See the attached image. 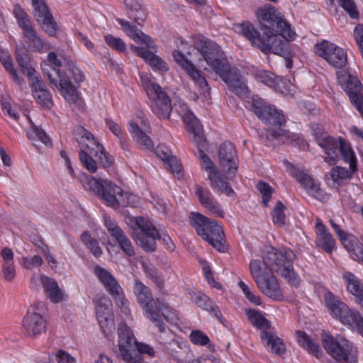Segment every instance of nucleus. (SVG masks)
<instances>
[{
  "instance_id": "f257e3e1",
  "label": "nucleus",
  "mask_w": 363,
  "mask_h": 363,
  "mask_svg": "<svg viewBox=\"0 0 363 363\" xmlns=\"http://www.w3.org/2000/svg\"><path fill=\"white\" fill-rule=\"evenodd\" d=\"M260 18L270 24L262 25V33H258L249 22L236 26L235 31L242 33L252 45L264 53L273 52L279 55L286 54L289 42L295 40L296 32L291 29L281 13L273 6L262 9Z\"/></svg>"
},
{
  "instance_id": "f03ea898",
  "label": "nucleus",
  "mask_w": 363,
  "mask_h": 363,
  "mask_svg": "<svg viewBox=\"0 0 363 363\" xmlns=\"http://www.w3.org/2000/svg\"><path fill=\"white\" fill-rule=\"evenodd\" d=\"M295 258L294 252L289 248L277 250L267 246L262 250L261 257L251 259L249 266L250 274L256 282L277 273L284 277L290 284L297 286L301 278L294 269L292 262Z\"/></svg>"
},
{
  "instance_id": "7ed1b4c3",
  "label": "nucleus",
  "mask_w": 363,
  "mask_h": 363,
  "mask_svg": "<svg viewBox=\"0 0 363 363\" xmlns=\"http://www.w3.org/2000/svg\"><path fill=\"white\" fill-rule=\"evenodd\" d=\"M192 43L210 69L240 97H246L248 88L236 68H232L220 47L203 35H194Z\"/></svg>"
},
{
  "instance_id": "20e7f679",
  "label": "nucleus",
  "mask_w": 363,
  "mask_h": 363,
  "mask_svg": "<svg viewBox=\"0 0 363 363\" xmlns=\"http://www.w3.org/2000/svg\"><path fill=\"white\" fill-rule=\"evenodd\" d=\"M176 110L182 117L186 130L192 135V140L199 149V157L202 162V167L208 173V179L211 182L212 189L216 192L223 193L228 196H232L234 195L235 191L221 174L216 171L213 162L201 150V147L205 146L206 139L200 121L192 111L189 109L184 102L179 101L178 105H176Z\"/></svg>"
},
{
  "instance_id": "39448f33",
  "label": "nucleus",
  "mask_w": 363,
  "mask_h": 363,
  "mask_svg": "<svg viewBox=\"0 0 363 363\" xmlns=\"http://www.w3.org/2000/svg\"><path fill=\"white\" fill-rule=\"evenodd\" d=\"M133 293L145 315L155 325L159 331L164 333L167 329L164 320L172 324L179 320L177 311L163 300L153 298L150 288L141 281H135Z\"/></svg>"
},
{
  "instance_id": "423d86ee",
  "label": "nucleus",
  "mask_w": 363,
  "mask_h": 363,
  "mask_svg": "<svg viewBox=\"0 0 363 363\" xmlns=\"http://www.w3.org/2000/svg\"><path fill=\"white\" fill-rule=\"evenodd\" d=\"M253 109L258 118L265 123L277 127V129L269 130L267 133V140L273 141L272 145L289 142L292 145L302 149L307 146L302 137L281 128L285 123L286 119L274 107L266 104L262 99L256 97L253 99Z\"/></svg>"
},
{
  "instance_id": "0eeeda50",
  "label": "nucleus",
  "mask_w": 363,
  "mask_h": 363,
  "mask_svg": "<svg viewBox=\"0 0 363 363\" xmlns=\"http://www.w3.org/2000/svg\"><path fill=\"white\" fill-rule=\"evenodd\" d=\"M80 181L85 189L99 196L105 204L113 208L136 206L139 203V198L136 195L123 191L119 186L109 180L97 179L82 173Z\"/></svg>"
},
{
  "instance_id": "6e6552de",
  "label": "nucleus",
  "mask_w": 363,
  "mask_h": 363,
  "mask_svg": "<svg viewBox=\"0 0 363 363\" xmlns=\"http://www.w3.org/2000/svg\"><path fill=\"white\" fill-rule=\"evenodd\" d=\"M126 223L132 231L133 239L146 252L156 250V240L161 239L163 244L169 250L174 248L171 238L166 234L160 235L153 223L142 216L129 217Z\"/></svg>"
},
{
  "instance_id": "1a4fd4ad",
  "label": "nucleus",
  "mask_w": 363,
  "mask_h": 363,
  "mask_svg": "<svg viewBox=\"0 0 363 363\" xmlns=\"http://www.w3.org/2000/svg\"><path fill=\"white\" fill-rule=\"evenodd\" d=\"M117 21L127 35L135 43L141 45L140 46L131 45L130 49L143 58L155 71L161 74L167 72L169 69L167 63L155 54L157 50L153 40L128 21L121 18H118Z\"/></svg>"
},
{
  "instance_id": "9d476101",
  "label": "nucleus",
  "mask_w": 363,
  "mask_h": 363,
  "mask_svg": "<svg viewBox=\"0 0 363 363\" xmlns=\"http://www.w3.org/2000/svg\"><path fill=\"white\" fill-rule=\"evenodd\" d=\"M118 347L120 355L125 363H143L142 354L153 357L154 349L149 345L138 342L132 330L125 323L118 326Z\"/></svg>"
},
{
  "instance_id": "9b49d317",
  "label": "nucleus",
  "mask_w": 363,
  "mask_h": 363,
  "mask_svg": "<svg viewBox=\"0 0 363 363\" xmlns=\"http://www.w3.org/2000/svg\"><path fill=\"white\" fill-rule=\"evenodd\" d=\"M79 143L82 147L79 153L83 166L90 172H95L97 165L108 167L111 164V160L104 152V147L88 130L82 128Z\"/></svg>"
},
{
  "instance_id": "f8f14e48",
  "label": "nucleus",
  "mask_w": 363,
  "mask_h": 363,
  "mask_svg": "<svg viewBox=\"0 0 363 363\" xmlns=\"http://www.w3.org/2000/svg\"><path fill=\"white\" fill-rule=\"evenodd\" d=\"M189 219L197 233L213 247L221 252L227 250L223 228L217 221L199 213H191Z\"/></svg>"
},
{
  "instance_id": "ddd939ff",
  "label": "nucleus",
  "mask_w": 363,
  "mask_h": 363,
  "mask_svg": "<svg viewBox=\"0 0 363 363\" xmlns=\"http://www.w3.org/2000/svg\"><path fill=\"white\" fill-rule=\"evenodd\" d=\"M48 60L52 67L50 71L43 69L44 74L48 78L50 84L59 89L66 101L70 104L75 103L78 98L77 89L68 78L65 68L60 69L62 67L61 61L53 52L48 54Z\"/></svg>"
},
{
  "instance_id": "4468645a",
  "label": "nucleus",
  "mask_w": 363,
  "mask_h": 363,
  "mask_svg": "<svg viewBox=\"0 0 363 363\" xmlns=\"http://www.w3.org/2000/svg\"><path fill=\"white\" fill-rule=\"evenodd\" d=\"M48 60L52 67L50 71L43 69L44 74L48 78L50 84L59 89L66 101L70 104L75 103L78 98L77 89L68 78L65 68L60 69L62 67L61 61L53 52L48 54Z\"/></svg>"
},
{
  "instance_id": "2eb2a0df",
  "label": "nucleus",
  "mask_w": 363,
  "mask_h": 363,
  "mask_svg": "<svg viewBox=\"0 0 363 363\" xmlns=\"http://www.w3.org/2000/svg\"><path fill=\"white\" fill-rule=\"evenodd\" d=\"M324 302L331 315L363 337V318L357 311L350 309L330 291L325 293Z\"/></svg>"
},
{
  "instance_id": "dca6fc26",
  "label": "nucleus",
  "mask_w": 363,
  "mask_h": 363,
  "mask_svg": "<svg viewBox=\"0 0 363 363\" xmlns=\"http://www.w3.org/2000/svg\"><path fill=\"white\" fill-rule=\"evenodd\" d=\"M322 345L325 350L336 361L345 363H358L357 349L352 342L341 335L334 337L323 332Z\"/></svg>"
},
{
  "instance_id": "f3484780",
  "label": "nucleus",
  "mask_w": 363,
  "mask_h": 363,
  "mask_svg": "<svg viewBox=\"0 0 363 363\" xmlns=\"http://www.w3.org/2000/svg\"><path fill=\"white\" fill-rule=\"evenodd\" d=\"M140 78L142 86L146 91L152 111L159 117L168 118L172 111L169 96L162 91L161 86L153 82L150 74L140 73Z\"/></svg>"
},
{
  "instance_id": "a211bd4d",
  "label": "nucleus",
  "mask_w": 363,
  "mask_h": 363,
  "mask_svg": "<svg viewBox=\"0 0 363 363\" xmlns=\"http://www.w3.org/2000/svg\"><path fill=\"white\" fill-rule=\"evenodd\" d=\"M23 328L30 337H38L46 330L45 306L39 301L30 305L23 320Z\"/></svg>"
},
{
  "instance_id": "6ab92c4d",
  "label": "nucleus",
  "mask_w": 363,
  "mask_h": 363,
  "mask_svg": "<svg viewBox=\"0 0 363 363\" xmlns=\"http://www.w3.org/2000/svg\"><path fill=\"white\" fill-rule=\"evenodd\" d=\"M94 272L105 289L113 296L118 307L125 314L130 313L128 302L125 298L123 290L115 277L106 269L96 267Z\"/></svg>"
},
{
  "instance_id": "aec40b11",
  "label": "nucleus",
  "mask_w": 363,
  "mask_h": 363,
  "mask_svg": "<svg viewBox=\"0 0 363 363\" xmlns=\"http://www.w3.org/2000/svg\"><path fill=\"white\" fill-rule=\"evenodd\" d=\"M286 171L294 177L308 192V194L320 201L328 198L327 194L320 188V183L307 174L303 170L296 168L286 160H283Z\"/></svg>"
},
{
  "instance_id": "412c9836",
  "label": "nucleus",
  "mask_w": 363,
  "mask_h": 363,
  "mask_svg": "<svg viewBox=\"0 0 363 363\" xmlns=\"http://www.w3.org/2000/svg\"><path fill=\"white\" fill-rule=\"evenodd\" d=\"M315 52L335 68H342L347 62L345 50L328 40L317 43L315 46Z\"/></svg>"
},
{
  "instance_id": "4be33fe9",
  "label": "nucleus",
  "mask_w": 363,
  "mask_h": 363,
  "mask_svg": "<svg viewBox=\"0 0 363 363\" xmlns=\"http://www.w3.org/2000/svg\"><path fill=\"white\" fill-rule=\"evenodd\" d=\"M172 55L177 63L194 81L195 85L199 89L200 94L203 95L206 99H209L210 87L208 84L206 79L201 74V72L196 68L194 65L179 50H174Z\"/></svg>"
},
{
  "instance_id": "5701e85b",
  "label": "nucleus",
  "mask_w": 363,
  "mask_h": 363,
  "mask_svg": "<svg viewBox=\"0 0 363 363\" xmlns=\"http://www.w3.org/2000/svg\"><path fill=\"white\" fill-rule=\"evenodd\" d=\"M96 313L99 324L105 336L109 338L115 329L112 303L110 298L102 295L96 299Z\"/></svg>"
},
{
  "instance_id": "b1692460",
  "label": "nucleus",
  "mask_w": 363,
  "mask_h": 363,
  "mask_svg": "<svg viewBox=\"0 0 363 363\" xmlns=\"http://www.w3.org/2000/svg\"><path fill=\"white\" fill-rule=\"evenodd\" d=\"M256 79L264 85L280 92L286 96L294 95L296 92V87L290 80L289 84L282 78L275 76L273 73L265 70H257L255 73Z\"/></svg>"
},
{
  "instance_id": "393cba45",
  "label": "nucleus",
  "mask_w": 363,
  "mask_h": 363,
  "mask_svg": "<svg viewBox=\"0 0 363 363\" xmlns=\"http://www.w3.org/2000/svg\"><path fill=\"white\" fill-rule=\"evenodd\" d=\"M29 84L32 89L33 96L36 102L43 107L50 109L52 106V96L47 90L40 77L35 69L28 70Z\"/></svg>"
},
{
  "instance_id": "a878e982",
  "label": "nucleus",
  "mask_w": 363,
  "mask_h": 363,
  "mask_svg": "<svg viewBox=\"0 0 363 363\" xmlns=\"http://www.w3.org/2000/svg\"><path fill=\"white\" fill-rule=\"evenodd\" d=\"M219 163L222 171L228 174L229 179L235 176L238 170V157L232 143L225 142L220 145Z\"/></svg>"
},
{
  "instance_id": "bb28decb",
  "label": "nucleus",
  "mask_w": 363,
  "mask_h": 363,
  "mask_svg": "<svg viewBox=\"0 0 363 363\" xmlns=\"http://www.w3.org/2000/svg\"><path fill=\"white\" fill-rule=\"evenodd\" d=\"M36 20L42 24V28L50 35L55 34L56 24L49 12L44 0H33L31 2Z\"/></svg>"
},
{
  "instance_id": "cd10ccee",
  "label": "nucleus",
  "mask_w": 363,
  "mask_h": 363,
  "mask_svg": "<svg viewBox=\"0 0 363 363\" xmlns=\"http://www.w3.org/2000/svg\"><path fill=\"white\" fill-rule=\"evenodd\" d=\"M150 126L146 118H140V125L138 122L131 121L129 125V131L133 139L141 148L153 150L154 144L150 138L145 133L149 130Z\"/></svg>"
},
{
  "instance_id": "c85d7f7f",
  "label": "nucleus",
  "mask_w": 363,
  "mask_h": 363,
  "mask_svg": "<svg viewBox=\"0 0 363 363\" xmlns=\"http://www.w3.org/2000/svg\"><path fill=\"white\" fill-rule=\"evenodd\" d=\"M337 82L347 92L351 102L363 95V86L356 76L345 72H337Z\"/></svg>"
},
{
  "instance_id": "c756f323",
  "label": "nucleus",
  "mask_w": 363,
  "mask_h": 363,
  "mask_svg": "<svg viewBox=\"0 0 363 363\" xmlns=\"http://www.w3.org/2000/svg\"><path fill=\"white\" fill-rule=\"evenodd\" d=\"M195 194L203 208L211 215L216 217H224V211L220 204L214 199L211 193L198 185L195 186Z\"/></svg>"
},
{
  "instance_id": "7c9ffc66",
  "label": "nucleus",
  "mask_w": 363,
  "mask_h": 363,
  "mask_svg": "<svg viewBox=\"0 0 363 363\" xmlns=\"http://www.w3.org/2000/svg\"><path fill=\"white\" fill-rule=\"evenodd\" d=\"M255 283L260 291L268 298L275 301H281L284 298L279 283L274 274H271Z\"/></svg>"
},
{
  "instance_id": "2f4dec72",
  "label": "nucleus",
  "mask_w": 363,
  "mask_h": 363,
  "mask_svg": "<svg viewBox=\"0 0 363 363\" xmlns=\"http://www.w3.org/2000/svg\"><path fill=\"white\" fill-rule=\"evenodd\" d=\"M318 145L324 151L325 156L324 160L331 164L335 163L339 159L340 137L338 140L330 136H324L318 140Z\"/></svg>"
},
{
  "instance_id": "473e14b6",
  "label": "nucleus",
  "mask_w": 363,
  "mask_h": 363,
  "mask_svg": "<svg viewBox=\"0 0 363 363\" xmlns=\"http://www.w3.org/2000/svg\"><path fill=\"white\" fill-rule=\"evenodd\" d=\"M315 232L317 245L322 247L325 252L331 253L335 245V241L327 227L319 219L315 223Z\"/></svg>"
},
{
  "instance_id": "72a5a7b5",
  "label": "nucleus",
  "mask_w": 363,
  "mask_h": 363,
  "mask_svg": "<svg viewBox=\"0 0 363 363\" xmlns=\"http://www.w3.org/2000/svg\"><path fill=\"white\" fill-rule=\"evenodd\" d=\"M262 342L267 350L278 355L284 354L286 347L281 338L272 331H262L260 335Z\"/></svg>"
},
{
  "instance_id": "f704fd0d",
  "label": "nucleus",
  "mask_w": 363,
  "mask_h": 363,
  "mask_svg": "<svg viewBox=\"0 0 363 363\" xmlns=\"http://www.w3.org/2000/svg\"><path fill=\"white\" fill-rule=\"evenodd\" d=\"M155 154L164 162L173 174L179 176L182 172V165L177 158L172 155L168 147L164 145H159L155 150Z\"/></svg>"
},
{
  "instance_id": "c9c22d12",
  "label": "nucleus",
  "mask_w": 363,
  "mask_h": 363,
  "mask_svg": "<svg viewBox=\"0 0 363 363\" xmlns=\"http://www.w3.org/2000/svg\"><path fill=\"white\" fill-rule=\"evenodd\" d=\"M343 279L347 291L352 294L357 301L363 307V284L352 273L345 272L343 274Z\"/></svg>"
},
{
  "instance_id": "e433bc0d",
  "label": "nucleus",
  "mask_w": 363,
  "mask_h": 363,
  "mask_svg": "<svg viewBox=\"0 0 363 363\" xmlns=\"http://www.w3.org/2000/svg\"><path fill=\"white\" fill-rule=\"evenodd\" d=\"M44 291L48 298L53 303H59L68 298L65 290L60 287L57 282L52 278L50 280H47Z\"/></svg>"
},
{
  "instance_id": "4c0bfd02",
  "label": "nucleus",
  "mask_w": 363,
  "mask_h": 363,
  "mask_svg": "<svg viewBox=\"0 0 363 363\" xmlns=\"http://www.w3.org/2000/svg\"><path fill=\"white\" fill-rule=\"evenodd\" d=\"M340 152L345 163L349 164L350 169L352 171H357V158L350 143L340 137Z\"/></svg>"
},
{
  "instance_id": "58836bf2",
  "label": "nucleus",
  "mask_w": 363,
  "mask_h": 363,
  "mask_svg": "<svg viewBox=\"0 0 363 363\" xmlns=\"http://www.w3.org/2000/svg\"><path fill=\"white\" fill-rule=\"evenodd\" d=\"M30 127L27 131V137L35 146H38L36 142L40 141L46 146L51 145V140L47 133L40 128L35 125L29 117H27Z\"/></svg>"
},
{
  "instance_id": "ea45409f",
  "label": "nucleus",
  "mask_w": 363,
  "mask_h": 363,
  "mask_svg": "<svg viewBox=\"0 0 363 363\" xmlns=\"http://www.w3.org/2000/svg\"><path fill=\"white\" fill-rule=\"evenodd\" d=\"M245 313L253 326L262 330V331H266L267 329L270 328L269 321L260 311L249 308L245 311Z\"/></svg>"
},
{
  "instance_id": "a19ab883",
  "label": "nucleus",
  "mask_w": 363,
  "mask_h": 363,
  "mask_svg": "<svg viewBox=\"0 0 363 363\" xmlns=\"http://www.w3.org/2000/svg\"><path fill=\"white\" fill-rule=\"evenodd\" d=\"M296 339L302 347L315 357H319L321 354V350L318 344L314 342L305 332L298 330L296 332Z\"/></svg>"
},
{
  "instance_id": "79ce46f5",
  "label": "nucleus",
  "mask_w": 363,
  "mask_h": 363,
  "mask_svg": "<svg viewBox=\"0 0 363 363\" xmlns=\"http://www.w3.org/2000/svg\"><path fill=\"white\" fill-rule=\"evenodd\" d=\"M356 172L350 169L348 170L345 167L336 166L331 169L330 174L335 183L342 185L350 181Z\"/></svg>"
},
{
  "instance_id": "37998d69",
  "label": "nucleus",
  "mask_w": 363,
  "mask_h": 363,
  "mask_svg": "<svg viewBox=\"0 0 363 363\" xmlns=\"http://www.w3.org/2000/svg\"><path fill=\"white\" fill-rule=\"evenodd\" d=\"M23 33L26 38V43L31 50L43 51V43L33 27L25 30Z\"/></svg>"
},
{
  "instance_id": "c03bdc74",
  "label": "nucleus",
  "mask_w": 363,
  "mask_h": 363,
  "mask_svg": "<svg viewBox=\"0 0 363 363\" xmlns=\"http://www.w3.org/2000/svg\"><path fill=\"white\" fill-rule=\"evenodd\" d=\"M196 303L199 308L211 313L217 318H221L220 310L206 295L199 294L196 298Z\"/></svg>"
},
{
  "instance_id": "a18cd8bd",
  "label": "nucleus",
  "mask_w": 363,
  "mask_h": 363,
  "mask_svg": "<svg viewBox=\"0 0 363 363\" xmlns=\"http://www.w3.org/2000/svg\"><path fill=\"white\" fill-rule=\"evenodd\" d=\"M0 61L4 67L5 69L10 74L11 79L20 83L21 80L18 78V76L14 68V65L12 62V60L9 52H8V50H4L1 48H0Z\"/></svg>"
},
{
  "instance_id": "49530a36",
  "label": "nucleus",
  "mask_w": 363,
  "mask_h": 363,
  "mask_svg": "<svg viewBox=\"0 0 363 363\" xmlns=\"http://www.w3.org/2000/svg\"><path fill=\"white\" fill-rule=\"evenodd\" d=\"M13 15L18 22V26L23 30V33L31 28L29 16L18 5H15L13 10Z\"/></svg>"
},
{
  "instance_id": "de8ad7c7",
  "label": "nucleus",
  "mask_w": 363,
  "mask_h": 363,
  "mask_svg": "<svg viewBox=\"0 0 363 363\" xmlns=\"http://www.w3.org/2000/svg\"><path fill=\"white\" fill-rule=\"evenodd\" d=\"M191 342L196 345L207 346L211 350L213 349V345L211 343L208 336L199 330H192L189 335Z\"/></svg>"
},
{
  "instance_id": "09e8293b",
  "label": "nucleus",
  "mask_w": 363,
  "mask_h": 363,
  "mask_svg": "<svg viewBox=\"0 0 363 363\" xmlns=\"http://www.w3.org/2000/svg\"><path fill=\"white\" fill-rule=\"evenodd\" d=\"M326 1L330 5L339 3L352 18L357 19L359 18V12L353 0H326Z\"/></svg>"
},
{
  "instance_id": "8fccbe9b",
  "label": "nucleus",
  "mask_w": 363,
  "mask_h": 363,
  "mask_svg": "<svg viewBox=\"0 0 363 363\" xmlns=\"http://www.w3.org/2000/svg\"><path fill=\"white\" fill-rule=\"evenodd\" d=\"M81 240L96 257H99L102 255V250L99 246L97 241L91 238L88 232H84L81 235Z\"/></svg>"
},
{
  "instance_id": "3c124183",
  "label": "nucleus",
  "mask_w": 363,
  "mask_h": 363,
  "mask_svg": "<svg viewBox=\"0 0 363 363\" xmlns=\"http://www.w3.org/2000/svg\"><path fill=\"white\" fill-rule=\"evenodd\" d=\"M118 243L121 250L128 256H133L135 254L134 248L130 239L123 231L116 238H114Z\"/></svg>"
},
{
  "instance_id": "603ef678",
  "label": "nucleus",
  "mask_w": 363,
  "mask_h": 363,
  "mask_svg": "<svg viewBox=\"0 0 363 363\" xmlns=\"http://www.w3.org/2000/svg\"><path fill=\"white\" fill-rule=\"evenodd\" d=\"M284 210V205L281 201L277 202L272 212V220L274 224L281 226L284 225L286 218Z\"/></svg>"
},
{
  "instance_id": "864d4df0",
  "label": "nucleus",
  "mask_w": 363,
  "mask_h": 363,
  "mask_svg": "<svg viewBox=\"0 0 363 363\" xmlns=\"http://www.w3.org/2000/svg\"><path fill=\"white\" fill-rule=\"evenodd\" d=\"M238 286L242 290L245 298L252 303L259 306L262 304L261 298L259 296L255 294L250 289V287L242 281L238 282Z\"/></svg>"
},
{
  "instance_id": "5fc2aeb1",
  "label": "nucleus",
  "mask_w": 363,
  "mask_h": 363,
  "mask_svg": "<svg viewBox=\"0 0 363 363\" xmlns=\"http://www.w3.org/2000/svg\"><path fill=\"white\" fill-rule=\"evenodd\" d=\"M104 40L106 44L118 52H123L126 50L125 43L120 38L114 37L112 35L107 34L104 36Z\"/></svg>"
},
{
  "instance_id": "6e6d98bb",
  "label": "nucleus",
  "mask_w": 363,
  "mask_h": 363,
  "mask_svg": "<svg viewBox=\"0 0 363 363\" xmlns=\"http://www.w3.org/2000/svg\"><path fill=\"white\" fill-rule=\"evenodd\" d=\"M257 188L262 195L263 204L264 206H267L274 189L267 183L264 182H259L257 185Z\"/></svg>"
},
{
  "instance_id": "4d7b16f0",
  "label": "nucleus",
  "mask_w": 363,
  "mask_h": 363,
  "mask_svg": "<svg viewBox=\"0 0 363 363\" xmlns=\"http://www.w3.org/2000/svg\"><path fill=\"white\" fill-rule=\"evenodd\" d=\"M104 222L107 230L113 238L123 232V230L118 226L116 220L110 216L105 215L104 216Z\"/></svg>"
},
{
  "instance_id": "13d9d810",
  "label": "nucleus",
  "mask_w": 363,
  "mask_h": 363,
  "mask_svg": "<svg viewBox=\"0 0 363 363\" xmlns=\"http://www.w3.org/2000/svg\"><path fill=\"white\" fill-rule=\"evenodd\" d=\"M50 279V277L44 274L40 273L34 274L30 278V288L33 290H39L42 286L45 289L47 280Z\"/></svg>"
},
{
  "instance_id": "bf43d9fd",
  "label": "nucleus",
  "mask_w": 363,
  "mask_h": 363,
  "mask_svg": "<svg viewBox=\"0 0 363 363\" xmlns=\"http://www.w3.org/2000/svg\"><path fill=\"white\" fill-rule=\"evenodd\" d=\"M201 263L202 264L203 273L208 283L216 289H221V284H220L219 282H216V280L214 279L213 275L211 272L208 263L203 260L201 261Z\"/></svg>"
},
{
  "instance_id": "052dcab7",
  "label": "nucleus",
  "mask_w": 363,
  "mask_h": 363,
  "mask_svg": "<svg viewBox=\"0 0 363 363\" xmlns=\"http://www.w3.org/2000/svg\"><path fill=\"white\" fill-rule=\"evenodd\" d=\"M43 262V259L39 255H35L32 257H23L21 264L26 269H32L40 267Z\"/></svg>"
},
{
  "instance_id": "680f3d73",
  "label": "nucleus",
  "mask_w": 363,
  "mask_h": 363,
  "mask_svg": "<svg viewBox=\"0 0 363 363\" xmlns=\"http://www.w3.org/2000/svg\"><path fill=\"white\" fill-rule=\"evenodd\" d=\"M145 274L158 286H162L164 282V278L157 272V270L151 266L145 265L144 267Z\"/></svg>"
},
{
  "instance_id": "e2e57ef3",
  "label": "nucleus",
  "mask_w": 363,
  "mask_h": 363,
  "mask_svg": "<svg viewBox=\"0 0 363 363\" xmlns=\"http://www.w3.org/2000/svg\"><path fill=\"white\" fill-rule=\"evenodd\" d=\"M1 108L4 114L9 116L11 119L18 121L19 114L9 101L3 100L1 101Z\"/></svg>"
},
{
  "instance_id": "0e129e2a",
  "label": "nucleus",
  "mask_w": 363,
  "mask_h": 363,
  "mask_svg": "<svg viewBox=\"0 0 363 363\" xmlns=\"http://www.w3.org/2000/svg\"><path fill=\"white\" fill-rule=\"evenodd\" d=\"M16 274L14 264H2L3 278L9 281H12Z\"/></svg>"
},
{
  "instance_id": "69168bd1",
  "label": "nucleus",
  "mask_w": 363,
  "mask_h": 363,
  "mask_svg": "<svg viewBox=\"0 0 363 363\" xmlns=\"http://www.w3.org/2000/svg\"><path fill=\"white\" fill-rule=\"evenodd\" d=\"M65 72L67 74L68 77V74H72V78L76 83H80L84 79V76L82 71L74 65L67 69Z\"/></svg>"
},
{
  "instance_id": "338daca9",
  "label": "nucleus",
  "mask_w": 363,
  "mask_h": 363,
  "mask_svg": "<svg viewBox=\"0 0 363 363\" xmlns=\"http://www.w3.org/2000/svg\"><path fill=\"white\" fill-rule=\"evenodd\" d=\"M106 125L116 136L121 138L122 132L121 125L117 121H114L111 118H107L106 120Z\"/></svg>"
},
{
  "instance_id": "774afa93",
  "label": "nucleus",
  "mask_w": 363,
  "mask_h": 363,
  "mask_svg": "<svg viewBox=\"0 0 363 363\" xmlns=\"http://www.w3.org/2000/svg\"><path fill=\"white\" fill-rule=\"evenodd\" d=\"M55 357L58 363H75V359L64 350H58Z\"/></svg>"
}]
</instances>
